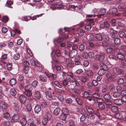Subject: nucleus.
I'll return each instance as SVG.
<instances>
[{
  "mask_svg": "<svg viewBox=\"0 0 126 126\" xmlns=\"http://www.w3.org/2000/svg\"><path fill=\"white\" fill-rule=\"evenodd\" d=\"M98 106L99 108L102 110L104 109L105 108V105L103 103L99 104Z\"/></svg>",
  "mask_w": 126,
  "mask_h": 126,
  "instance_id": "nucleus-50",
  "label": "nucleus"
},
{
  "mask_svg": "<svg viewBox=\"0 0 126 126\" xmlns=\"http://www.w3.org/2000/svg\"><path fill=\"white\" fill-rule=\"evenodd\" d=\"M75 65H79V66L80 67L79 68L82 67V65L80 61H75Z\"/></svg>",
  "mask_w": 126,
  "mask_h": 126,
  "instance_id": "nucleus-53",
  "label": "nucleus"
},
{
  "mask_svg": "<svg viewBox=\"0 0 126 126\" xmlns=\"http://www.w3.org/2000/svg\"><path fill=\"white\" fill-rule=\"evenodd\" d=\"M75 125V122L73 120H70L69 121L68 126H74Z\"/></svg>",
  "mask_w": 126,
  "mask_h": 126,
  "instance_id": "nucleus-40",
  "label": "nucleus"
},
{
  "mask_svg": "<svg viewBox=\"0 0 126 126\" xmlns=\"http://www.w3.org/2000/svg\"><path fill=\"white\" fill-rule=\"evenodd\" d=\"M60 111V109L59 108H56L54 111V113L56 115L59 114Z\"/></svg>",
  "mask_w": 126,
  "mask_h": 126,
  "instance_id": "nucleus-37",
  "label": "nucleus"
},
{
  "mask_svg": "<svg viewBox=\"0 0 126 126\" xmlns=\"http://www.w3.org/2000/svg\"><path fill=\"white\" fill-rule=\"evenodd\" d=\"M25 90L32 91V88L31 85H28L25 87Z\"/></svg>",
  "mask_w": 126,
  "mask_h": 126,
  "instance_id": "nucleus-34",
  "label": "nucleus"
},
{
  "mask_svg": "<svg viewBox=\"0 0 126 126\" xmlns=\"http://www.w3.org/2000/svg\"><path fill=\"white\" fill-rule=\"evenodd\" d=\"M63 113L66 115L68 114L69 113V111L68 109L67 108H63L62 110Z\"/></svg>",
  "mask_w": 126,
  "mask_h": 126,
  "instance_id": "nucleus-35",
  "label": "nucleus"
},
{
  "mask_svg": "<svg viewBox=\"0 0 126 126\" xmlns=\"http://www.w3.org/2000/svg\"><path fill=\"white\" fill-rule=\"evenodd\" d=\"M60 118L63 120H65L66 119V115L63 114L59 116Z\"/></svg>",
  "mask_w": 126,
  "mask_h": 126,
  "instance_id": "nucleus-41",
  "label": "nucleus"
},
{
  "mask_svg": "<svg viewBox=\"0 0 126 126\" xmlns=\"http://www.w3.org/2000/svg\"><path fill=\"white\" fill-rule=\"evenodd\" d=\"M106 11V9L105 8H102L98 12V15H97V16L99 18H101L104 17Z\"/></svg>",
  "mask_w": 126,
  "mask_h": 126,
  "instance_id": "nucleus-2",
  "label": "nucleus"
},
{
  "mask_svg": "<svg viewBox=\"0 0 126 126\" xmlns=\"http://www.w3.org/2000/svg\"><path fill=\"white\" fill-rule=\"evenodd\" d=\"M19 98L20 102L22 103H25L27 99L23 95H20L19 96Z\"/></svg>",
  "mask_w": 126,
  "mask_h": 126,
  "instance_id": "nucleus-6",
  "label": "nucleus"
},
{
  "mask_svg": "<svg viewBox=\"0 0 126 126\" xmlns=\"http://www.w3.org/2000/svg\"><path fill=\"white\" fill-rule=\"evenodd\" d=\"M10 93L11 95L14 96L16 94V92L15 89L12 88L10 89Z\"/></svg>",
  "mask_w": 126,
  "mask_h": 126,
  "instance_id": "nucleus-27",
  "label": "nucleus"
},
{
  "mask_svg": "<svg viewBox=\"0 0 126 126\" xmlns=\"http://www.w3.org/2000/svg\"><path fill=\"white\" fill-rule=\"evenodd\" d=\"M124 82V79L122 78L119 79L117 81L118 83L119 84H122L123 86H126V82Z\"/></svg>",
  "mask_w": 126,
  "mask_h": 126,
  "instance_id": "nucleus-7",
  "label": "nucleus"
},
{
  "mask_svg": "<svg viewBox=\"0 0 126 126\" xmlns=\"http://www.w3.org/2000/svg\"><path fill=\"white\" fill-rule=\"evenodd\" d=\"M63 40V37H59L57 39H55L53 40V42L54 43L56 41L58 43H59L62 42Z\"/></svg>",
  "mask_w": 126,
  "mask_h": 126,
  "instance_id": "nucleus-12",
  "label": "nucleus"
},
{
  "mask_svg": "<svg viewBox=\"0 0 126 126\" xmlns=\"http://www.w3.org/2000/svg\"><path fill=\"white\" fill-rule=\"evenodd\" d=\"M7 69L9 70H11L12 69V65L10 63H8L7 65Z\"/></svg>",
  "mask_w": 126,
  "mask_h": 126,
  "instance_id": "nucleus-58",
  "label": "nucleus"
},
{
  "mask_svg": "<svg viewBox=\"0 0 126 126\" xmlns=\"http://www.w3.org/2000/svg\"><path fill=\"white\" fill-rule=\"evenodd\" d=\"M86 73L89 76H91L93 74V72L90 70H87L86 71Z\"/></svg>",
  "mask_w": 126,
  "mask_h": 126,
  "instance_id": "nucleus-32",
  "label": "nucleus"
},
{
  "mask_svg": "<svg viewBox=\"0 0 126 126\" xmlns=\"http://www.w3.org/2000/svg\"><path fill=\"white\" fill-rule=\"evenodd\" d=\"M118 11V10L116 8H114L110 9L108 12L109 14H115Z\"/></svg>",
  "mask_w": 126,
  "mask_h": 126,
  "instance_id": "nucleus-11",
  "label": "nucleus"
},
{
  "mask_svg": "<svg viewBox=\"0 0 126 126\" xmlns=\"http://www.w3.org/2000/svg\"><path fill=\"white\" fill-rule=\"evenodd\" d=\"M68 81L69 82L72 83L74 82L75 81V79L73 77L69 78L68 79Z\"/></svg>",
  "mask_w": 126,
  "mask_h": 126,
  "instance_id": "nucleus-59",
  "label": "nucleus"
},
{
  "mask_svg": "<svg viewBox=\"0 0 126 126\" xmlns=\"http://www.w3.org/2000/svg\"><path fill=\"white\" fill-rule=\"evenodd\" d=\"M87 116L89 119L93 120L95 119V116L93 113L87 114Z\"/></svg>",
  "mask_w": 126,
  "mask_h": 126,
  "instance_id": "nucleus-15",
  "label": "nucleus"
},
{
  "mask_svg": "<svg viewBox=\"0 0 126 126\" xmlns=\"http://www.w3.org/2000/svg\"><path fill=\"white\" fill-rule=\"evenodd\" d=\"M20 55L19 53L15 54L13 56V58L16 60H18L19 59Z\"/></svg>",
  "mask_w": 126,
  "mask_h": 126,
  "instance_id": "nucleus-49",
  "label": "nucleus"
},
{
  "mask_svg": "<svg viewBox=\"0 0 126 126\" xmlns=\"http://www.w3.org/2000/svg\"><path fill=\"white\" fill-rule=\"evenodd\" d=\"M34 121L32 119H29L28 121V124L30 125L32 124H34Z\"/></svg>",
  "mask_w": 126,
  "mask_h": 126,
  "instance_id": "nucleus-62",
  "label": "nucleus"
},
{
  "mask_svg": "<svg viewBox=\"0 0 126 126\" xmlns=\"http://www.w3.org/2000/svg\"><path fill=\"white\" fill-rule=\"evenodd\" d=\"M106 51L108 54H112L114 51V49L111 48H108L106 49Z\"/></svg>",
  "mask_w": 126,
  "mask_h": 126,
  "instance_id": "nucleus-24",
  "label": "nucleus"
},
{
  "mask_svg": "<svg viewBox=\"0 0 126 126\" xmlns=\"http://www.w3.org/2000/svg\"><path fill=\"white\" fill-rule=\"evenodd\" d=\"M2 20L3 22H7L8 20V17L7 16H5L2 18Z\"/></svg>",
  "mask_w": 126,
  "mask_h": 126,
  "instance_id": "nucleus-63",
  "label": "nucleus"
},
{
  "mask_svg": "<svg viewBox=\"0 0 126 126\" xmlns=\"http://www.w3.org/2000/svg\"><path fill=\"white\" fill-rule=\"evenodd\" d=\"M105 57V55L103 53H101L95 56V58L96 59L100 61H103L104 60Z\"/></svg>",
  "mask_w": 126,
  "mask_h": 126,
  "instance_id": "nucleus-3",
  "label": "nucleus"
},
{
  "mask_svg": "<svg viewBox=\"0 0 126 126\" xmlns=\"http://www.w3.org/2000/svg\"><path fill=\"white\" fill-rule=\"evenodd\" d=\"M0 106L3 109H6L7 108L6 104L4 102L2 101L0 102Z\"/></svg>",
  "mask_w": 126,
  "mask_h": 126,
  "instance_id": "nucleus-21",
  "label": "nucleus"
},
{
  "mask_svg": "<svg viewBox=\"0 0 126 126\" xmlns=\"http://www.w3.org/2000/svg\"><path fill=\"white\" fill-rule=\"evenodd\" d=\"M79 50L80 51H82L84 50L85 48L84 45L81 44L79 46Z\"/></svg>",
  "mask_w": 126,
  "mask_h": 126,
  "instance_id": "nucleus-57",
  "label": "nucleus"
},
{
  "mask_svg": "<svg viewBox=\"0 0 126 126\" xmlns=\"http://www.w3.org/2000/svg\"><path fill=\"white\" fill-rule=\"evenodd\" d=\"M26 108L27 110L29 111H31L32 109L31 105V104L29 103L27 104L26 105Z\"/></svg>",
  "mask_w": 126,
  "mask_h": 126,
  "instance_id": "nucleus-47",
  "label": "nucleus"
},
{
  "mask_svg": "<svg viewBox=\"0 0 126 126\" xmlns=\"http://www.w3.org/2000/svg\"><path fill=\"white\" fill-rule=\"evenodd\" d=\"M15 110L17 111H19L20 110V108L17 104H14V106Z\"/></svg>",
  "mask_w": 126,
  "mask_h": 126,
  "instance_id": "nucleus-18",
  "label": "nucleus"
},
{
  "mask_svg": "<svg viewBox=\"0 0 126 126\" xmlns=\"http://www.w3.org/2000/svg\"><path fill=\"white\" fill-rule=\"evenodd\" d=\"M39 79L41 81L46 82L47 80V78L44 75H41L39 77Z\"/></svg>",
  "mask_w": 126,
  "mask_h": 126,
  "instance_id": "nucleus-17",
  "label": "nucleus"
},
{
  "mask_svg": "<svg viewBox=\"0 0 126 126\" xmlns=\"http://www.w3.org/2000/svg\"><path fill=\"white\" fill-rule=\"evenodd\" d=\"M48 120H47V119H46L45 118H44L42 121V124L44 126L46 125H47Z\"/></svg>",
  "mask_w": 126,
  "mask_h": 126,
  "instance_id": "nucleus-39",
  "label": "nucleus"
},
{
  "mask_svg": "<svg viewBox=\"0 0 126 126\" xmlns=\"http://www.w3.org/2000/svg\"><path fill=\"white\" fill-rule=\"evenodd\" d=\"M4 116L6 119H9L10 117V114L8 112H5L4 114Z\"/></svg>",
  "mask_w": 126,
  "mask_h": 126,
  "instance_id": "nucleus-45",
  "label": "nucleus"
},
{
  "mask_svg": "<svg viewBox=\"0 0 126 126\" xmlns=\"http://www.w3.org/2000/svg\"><path fill=\"white\" fill-rule=\"evenodd\" d=\"M113 73L117 75H120L123 73V70L119 68L114 67L113 68Z\"/></svg>",
  "mask_w": 126,
  "mask_h": 126,
  "instance_id": "nucleus-1",
  "label": "nucleus"
},
{
  "mask_svg": "<svg viewBox=\"0 0 126 126\" xmlns=\"http://www.w3.org/2000/svg\"><path fill=\"white\" fill-rule=\"evenodd\" d=\"M76 101L80 105H81L83 104L82 100L79 98H77L76 99Z\"/></svg>",
  "mask_w": 126,
  "mask_h": 126,
  "instance_id": "nucleus-42",
  "label": "nucleus"
},
{
  "mask_svg": "<svg viewBox=\"0 0 126 126\" xmlns=\"http://www.w3.org/2000/svg\"><path fill=\"white\" fill-rule=\"evenodd\" d=\"M16 83V80L14 78L11 79L9 81L10 84L11 86L15 85Z\"/></svg>",
  "mask_w": 126,
  "mask_h": 126,
  "instance_id": "nucleus-19",
  "label": "nucleus"
},
{
  "mask_svg": "<svg viewBox=\"0 0 126 126\" xmlns=\"http://www.w3.org/2000/svg\"><path fill=\"white\" fill-rule=\"evenodd\" d=\"M106 76L107 77L108 79H110L111 78L112 76H113V75L112 74L110 73L109 72L107 73L106 74Z\"/></svg>",
  "mask_w": 126,
  "mask_h": 126,
  "instance_id": "nucleus-64",
  "label": "nucleus"
},
{
  "mask_svg": "<svg viewBox=\"0 0 126 126\" xmlns=\"http://www.w3.org/2000/svg\"><path fill=\"white\" fill-rule=\"evenodd\" d=\"M77 31L78 34L79 36H82L84 35V32L81 29L79 28L78 29Z\"/></svg>",
  "mask_w": 126,
  "mask_h": 126,
  "instance_id": "nucleus-30",
  "label": "nucleus"
},
{
  "mask_svg": "<svg viewBox=\"0 0 126 126\" xmlns=\"http://www.w3.org/2000/svg\"><path fill=\"white\" fill-rule=\"evenodd\" d=\"M46 97L47 99L51 100L52 98L51 93L48 91H47L46 92Z\"/></svg>",
  "mask_w": 126,
  "mask_h": 126,
  "instance_id": "nucleus-4",
  "label": "nucleus"
},
{
  "mask_svg": "<svg viewBox=\"0 0 126 126\" xmlns=\"http://www.w3.org/2000/svg\"><path fill=\"white\" fill-rule=\"evenodd\" d=\"M104 98L106 100H109L111 99V96L109 94H106L104 96Z\"/></svg>",
  "mask_w": 126,
  "mask_h": 126,
  "instance_id": "nucleus-46",
  "label": "nucleus"
},
{
  "mask_svg": "<svg viewBox=\"0 0 126 126\" xmlns=\"http://www.w3.org/2000/svg\"><path fill=\"white\" fill-rule=\"evenodd\" d=\"M111 110L113 112H116L118 110V109L116 106H113L111 108Z\"/></svg>",
  "mask_w": 126,
  "mask_h": 126,
  "instance_id": "nucleus-36",
  "label": "nucleus"
},
{
  "mask_svg": "<svg viewBox=\"0 0 126 126\" xmlns=\"http://www.w3.org/2000/svg\"><path fill=\"white\" fill-rule=\"evenodd\" d=\"M21 124L24 126H25L27 124V121L25 118H22L20 121Z\"/></svg>",
  "mask_w": 126,
  "mask_h": 126,
  "instance_id": "nucleus-29",
  "label": "nucleus"
},
{
  "mask_svg": "<svg viewBox=\"0 0 126 126\" xmlns=\"http://www.w3.org/2000/svg\"><path fill=\"white\" fill-rule=\"evenodd\" d=\"M114 42L115 44L116 45H119L120 43V39L117 38H115L114 39Z\"/></svg>",
  "mask_w": 126,
  "mask_h": 126,
  "instance_id": "nucleus-23",
  "label": "nucleus"
},
{
  "mask_svg": "<svg viewBox=\"0 0 126 126\" xmlns=\"http://www.w3.org/2000/svg\"><path fill=\"white\" fill-rule=\"evenodd\" d=\"M115 118L118 119H121L123 118L122 114L120 113H116L114 115Z\"/></svg>",
  "mask_w": 126,
  "mask_h": 126,
  "instance_id": "nucleus-16",
  "label": "nucleus"
},
{
  "mask_svg": "<svg viewBox=\"0 0 126 126\" xmlns=\"http://www.w3.org/2000/svg\"><path fill=\"white\" fill-rule=\"evenodd\" d=\"M91 26L88 24L85 26V29L86 31H89L91 30Z\"/></svg>",
  "mask_w": 126,
  "mask_h": 126,
  "instance_id": "nucleus-60",
  "label": "nucleus"
},
{
  "mask_svg": "<svg viewBox=\"0 0 126 126\" xmlns=\"http://www.w3.org/2000/svg\"><path fill=\"white\" fill-rule=\"evenodd\" d=\"M120 93L118 92H114L113 94V96L115 98H117L119 96Z\"/></svg>",
  "mask_w": 126,
  "mask_h": 126,
  "instance_id": "nucleus-54",
  "label": "nucleus"
},
{
  "mask_svg": "<svg viewBox=\"0 0 126 126\" xmlns=\"http://www.w3.org/2000/svg\"><path fill=\"white\" fill-rule=\"evenodd\" d=\"M30 62L32 65L35 66L36 65V63L33 59L31 58L30 59Z\"/></svg>",
  "mask_w": 126,
  "mask_h": 126,
  "instance_id": "nucleus-52",
  "label": "nucleus"
},
{
  "mask_svg": "<svg viewBox=\"0 0 126 126\" xmlns=\"http://www.w3.org/2000/svg\"><path fill=\"white\" fill-rule=\"evenodd\" d=\"M35 66L39 68H41L42 69H43L44 67V66L42 65L41 64L39 63L38 62L36 63Z\"/></svg>",
  "mask_w": 126,
  "mask_h": 126,
  "instance_id": "nucleus-56",
  "label": "nucleus"
},
{
  "mask_svg": "<svg viewBox=\"0 0 126 126\" xmlns=\"http://www.w3.org/2000/svg\"><path fill=\"white\" fill-rule=\"evenodd\" d=\"M86 108L88 112L89 113H93L94 112V110L89 106H86Z\"/></svg>",
  "mask_w": 126,
  "mask_h": 126,
  "instance_id": "nucleus-13",
  "label": "nucleus"
},
{
  "mask_svg": "<svg viewBox=\"0 0 126 126\" xmlns=\"http://www.w3.org/2000/svg\"><path fill=\"white\" fill-rule=\"evenodd\" d=\"M118 53L124 56L126 54V51L123 49H120L119 50Z\"/></svg>",
  "mask_w": 126,
  "mask_h": 126,
  "instance_id": "nucleus-38",
  "label": "nucleus"
},
{
  "mask_svg": "<svg viewBox=\"0 0 126 126\" xmlns=\"http://www.w3.org/2000/svg\"><path fill=\"white\" fill-rule=\"evenodd\" d=\"M41 110V108L40 105H37L35 106L34 109V111L36 113H38Z\"/></svg>",
  "mask_w": 126,
  "mask_h": 126,
  "instance_id": "nucleus-10",
  "label": "nucleus"
},
{
  "mask_svg": "<svg viewBox=\"0 0 126 126\" xmlns=\"http://www.w3.org/2000/svg\"><path fill=\"white\" fill-rule=\"evenodd\" d=\"M96 39L98 41H102L103 39L102 36L100 34H97L95 36Z\"/></svg>",
  "mask_w": 126,
  "mask_h": 126,
  "instance_id": "nucleus-20",
  "label": "nucleus"
},
{
  "mask_svg": "<svg viewBox=\"0 0 126 126\" xmlns=\"http://www.w3.org/2000/svg\"><path fill=\"white\" fill-rule=\"evenodd\" d=\"M34 96L36 98L40 99L41 98L40 93L39 91H35L34 94Z\"/></svg>",
  "mask_w": 126,
  "mask_h": 126,
  "instance_id": "nucleus-9",
  "label": "nucleus"
},
{
  "mask_svg": "<svg viewBox=\"0 0 126 126\" xmlns=\"http://www.w3.org/2000/svg\"><path fill=\"white\" fill-rule=\"evenodd\" d=\"M114 103L116 104L120 105H122L123 103L121 99H117L114 101Z\"/></svg>",
  "mask_w": 126,
  "mask_h": 126,
  "instance_id": "nucleus-14",
  "label": "nucleus"
},
{
  "mask_svg": "<svg viewBox=\"0 0 126 126\" xmlns=\"http://www.w3.org/2000/svg\"><path fill=\"white\" fill-rule=\"evenodd\" d=\"M13 4V2L12 1L9 0L6 3V5L8 7L12 8V7L11 6V5Z\"/></svg>",
  "mask_w": 126,
  "mask_h": 126,
  "instance_id": "nucleus-26",
  "label": "nucleus"
},
{
  "mask_svg": "<svg viewBox=\"0 0 126 126\" xmlns=\"http://www.w3.org/2000/svg\"><path fill=\"white\" fill-rule=\"evenodd\" d=\"M73 92L74 93L76 94H80V90L78 89H75L73 90Z\"/></svg>",
  "mask_w": 126,
  "mask_h": 126,
  "instance_id": "nucleus-43",
  "label": "nucleus"
},
{
  "mask_svg": "<svg viewBox=\"0 0 126 126\" xmlns=\"http://www.w3.org/2000/svg\"><path fill=\"white\" fill-rule=\"evenodd\" d=\"M25 94L28 96L30 97L32 95V91L25 90L24 92Z\"/></svg>",
  "mask_w": 126,
  "mask_h": 126,
  "instance_id": "nucleus-31",
  "label": "nucleus"
},
{
  "mask_svg": "<svg viewBox=\"0 0 126 126\" xmlns=\"http://www.w3.org/2000/svg\"><path fill=\"white\" fill-rule=\"evenodd\" d=\"M54 83L55 85L56 86L58 87H59L61 88L62 86V85L60 84V83L57 81H54Z\"/></svg>",
  "mask_w": 126,
  "mask_h": 126,
  "instance_id": "nucleus-61",
  "label": "nucleus"
},
{
  "mask_svg": "<svg viewBox=\"0 0 126 126\" xmlns=\"http://www.w3.org/2000/svg\"><path fill=\"white\" fill-rule=\"evenodd\" d=\"M117 57L118 58L119 60H122L125 57V56L122 54L119 53L117 54Z\"/></svg>",
  "mask_w": 126,
  "mask_h": 126,
  "instance_id": "nucleus-22",
  "label": "nucleus"
},
{
  "mask_svg": "<svg viewBox=\"0 0 126 126\" xmlns=\"http://www.w3.org/2000/svg\"><path fill=\"white\" fill-rule=\"evenodd\" d=\"M107 69H108V68H105V67H102V69H101L99 70L98 74L99 75L102 76L105 73V71Z\"/></svg>",
  "mask_w": 126,
  "mask_h": 126,
  "instance_id": "nucleus-5",
  "label": "nucleus"
},
{
  "mask_svg": "<svg viewBox=\"0 0 126 126\" xmlns=\"http://www.w3.org/2000/svg\"><path fill=\"white\" fill-rule=\"evenodd\" d=\"M82 57L86 59L88 56L87 53L85 51H84L82 54Z\"/></svg>",
  "mask_w": 126,
  "mask_h": 126,
  "instance_id": "nucleus-48",
  "label": "nucleus"
},
{
  "mask_svg": "<svg viewBox=\"0 0 126 126\" xmlns=\"http://www.w3.org/2000/svg\"><path fill=\"white\" fill-rule=\"evenodd\" d=\"M109 57L110 59L113 60H117V58L116 56L112 54L110 55Z\"/></svg>",
  "mask_w": 126,
  "mask_h": 126,
  "instance_id": "nucleus-51",
  "label": "nucleus"
},
{
  "mask_svg": "<svg viewBox=\"0 0 126 126\" xmlns=\"http://www.w3.org/2000/svg\"><path fill=\"white\" fill-rule=\"evenodd\" d=\"M41 106L42 108H44L47 107V104L45 102H44L42 103L41 104Z\"/></svg>",
  "mask_w": 126,
  "mask_h": 126,
  "instance_id": "nucleus-55",
  "label": "nucleus"
},
{
  "mask_svg": "<svg viewBox=\"0 0 126 126\" xmlns=\"http://www.w3.org/2000/svg\"><path fill=\"white\" fill-rule=\"evenodd\" d=\"M82 111H84L83 114V115L80 118V120L81 121L83 122L85 121L86 118V116L84 114H85L86 113V112L85 110H83Z\"/></svg>",
  "mask_w": 126,
  "mask_h": 126,
  "instance_id": "nucleus-28",
  "label": "nucleus"
},
{
  "mask_svg": "<svg viewBox=\"0 0 126 126\" xmlns=\"http://www.w3.org/2000/svg\"><path fill=\"white\" fill-rule=\"evenodd\" d=\"M19 118V116L17 114H15L12 116L11 121V122H16Z\"/></svg>",
  "mask_w": 126,
  "mask_h": 126,
  "instance_id": "nucleus-8",
  "label": "nucleus"
},
{
  "mask_svg": "<svg viewBox=\"0 0 126 126\" xmlns=\"http://www.w3.org/2000/svg\"><path fill=\"white\" fill-rule=\"evenodd\" d=\"M45 118L47 119V120H50L52 117L51 114L48 112H47L46 113V114L45 115Z\"/></svg>",
  "mask_w": 126,
  "mask_h": 126,
  "instance_id": "nucleus-25",
  "label": "nucleus"
},
{
  "mask_svg": "<svg viewBox=\"0 0 126 126\" xmlns=\"http://www.w3.org/2000/svg\"><path fill=\"white\" fill-rule=\"evenodd\" d=\"M118 34L119 36L121 38L125 37L126 34L124 32L120 31L119 32Z\"/></svg>",
  "mask_w": 126,
  "mask_h": 126,
  "instance_id": "nucleus-33",
  "label": "nucleus"
},
{
  "mask_svg": "<svg viewBox=\"0 0 126 126\" xmlns=\"http://www.w3.org/2000/svg\"><path fill=\"white\" fill-rule=\"evenodd\" d=\"M83 97L84 98H87L89 97L90 94L89 93L87 92H85L83 94H82Z\"/></svg>",
  "mask_w": 126,
  "mask_h": 126,
  "instance_id": "nucleus-44",
  "label": "nucleus"
}]
</instances>
